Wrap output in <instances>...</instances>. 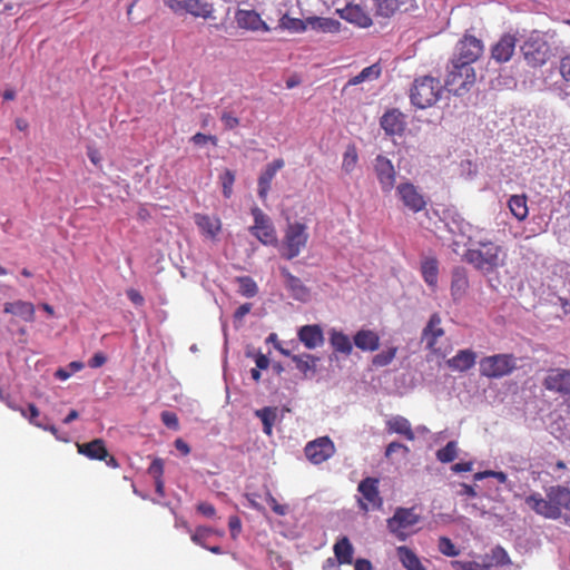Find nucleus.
Here are the masks:
<instances>
[{
    "instance_id": "f257e3e1",
    "label": "nucleus",
    "mask_w": 570,
    "mask_h": 570,
    "mask_svg": "<svg viewBox=\"0 0 570 570\" xmlns=\"http://www.w3.org/2000/svg\"><path fill=\"white\" fill-rule=\"evenodd\" d=\"M507 258V249L488 238L471 239V246L463 254L464 262L485 276L504 267Z\"/></svg>"
},
{
    "instance_id": "f03ea898",
    "label": "nucleus",
    "mask_w": 570,
    "mask_h": 570,
    "mask_svg": "<svg viewBox=\"0 0 570 570\" xmlns=\"http://www.w3.org/2000/svg\"><path fill=\"white\" fill-rule=\"evenodd\" d=\"M443 92V86L438 78L423 76L414 80L411 90V102L420 108L425 109L435 105Z\"/></svg>"
},
{
    "instance_id": "7ed1b4c3",
    "label": "nucleus",
    "mask_w": 570,
    "mask_h": 570,
    "mask_svg": "<svg viewBox=\"0 0 570 570\" xmlns=\"http://www.w3.org/2000/svg\"><path fill=\"white\" fill-rule=\"evenodd\" d=\"M422 517L416 507L395 509L394 514L387 519L389 531L400 541H405L407 537L416 532L415 527L421 522Z\"/></svg>"
},
{
    "instance_id": "20e7f679",
    "label": "nucleus",
    "mask_w": 570,
    "mask_h": 570,
    "mask_svg": "<svg viewBox=\"0 0 570 570\" xmlns=\"http://www.w3.org/2000/svg\"><path fill=\"white\" fill-rule=\"evenodd\" d=\"M308 233L305 224L299 222L289 223L285 229L281 256L285 259L297 257L302 249L306 247Z\"/></svg>"
},
{
    "instance_id": "39448f33",
    "label": "nucleus",
    "mask_w": 570,
    "mask_h": 570,
    "mask_svg": "<svg viewBox=\"0 0 570 570\" xmlns=\"http://www.w3.org/2000/svg\"><path fill=\"white\" fill-rule=\"evenodd\" d=\"M521 51L527 63L534 68L546 65L551 52L548 41L538 31L530 33L521 46Z\"/></svg>"
},
{
    "instance_id": "423d86ee",
    "label": "nucleus",
    "mask_w": 570,
    "mask_h": 570,
    "mask_svg": "<svg viewBox=\"0 0 570 570\" xmlns=\"http://www.w3.org/2000/svg\"><path fill=\"white\" fill-rule=\"evenodd\" d=\"M451 63L452 67L445 79V88L455 96H462L475 83V70L472 66L455 63L454 61H451Z\"/></svg>"
},
{
    "instance_id": "0eeeda50",
    "label": "nucleus",
    "mask_w": 570,
    "mask_h": 570,
    "mask_svg": "<svg viewBox=\"0 0 570 570\" xmlns=\"http://www.w3.org/2000/svg\"><path fill=\"white\" fill-rule=\"evenodd\" d=\"M515 368L517 357L513 354H495L480 361V374L489 379L510 375Z\"/></svg>"
},
{
    "instance_id": "6e6552de",
    "label": "nucleus",
    "mask_w": 570,
    "mask_h": 570,
    "mask_svg": "<svg viewBox=\"0 0 570 570\" xmlns=\"http://www.w3.org/2000/svg\"><path fill=\"white\" fill-rule=\"evenodd\" d=\"M250 213L254 225L249 227V233L264 245H276L277 234L272 219L259 207H253Z\"/></svg>"
},
{
    "instance_id": "1a4fd4ad",
    "label": "nucleus",
    "mask_w": 570,
    "mask_h": 570,
    "mask_svg": "<svg viewBox=\"0 0 570 570\" xmlns=\"http://www.w3.org/2000/svg\"><path fill=\"white\" fill-rule=\"evenodd\" d=\"M483 42L474 36L465 35L456 45L452 61L472 66L483 53Z\"/></svg>"
},
{
    "instance_id": "9d476101",
    "label": "nucleus",
    "mask_w": 570,
    "mask_h": 570,
    "mask_svg": "<svg viewBox=\"0 0 570 570\" xmlns=\"http://www.w3.org/2000/svg\"><path fill=\"white\" fill-rule=\"evenodd\" d=\"M380 480L377 478H364L357 485V491L362 494L358 499V507L364 512L370 509L379 510L383 505V499L379 491Z\"/></svg>"
},
{
    "instance_id": "9b49d317",
    "label": "nucleus",
    "mask_w": 570,
    "mask_h": 570,
    "mask_svg": "<svg viewBox=\"0 0 570 570\" xmlns=\"http://www.w3.org/2000/svg\"><path fill=\"white\" fill-rule=\"evenodd\" d=\"M335 451V445L328 436H321L309 441L304 448L307 460L316 465L331 459Z\"/></svg>"
},
{
    "instance_id": "f8f14e48",
    "label": "nucleus",
    "mask_w": 570,
    "mask_h": 570,
    "mask_svg": "<svg viewBox=\"0 0 570 570\" xmlns=\"http://www.w3.org/2000/svg\"><path fill=\"white\" fill-rule=\"evenodd\" d=\"M396 195L403 206L412 213H420L425 209L428 202L420 189L410 181L396 186Z\"/></svg>"
},
{
    "instance_id": "ddd939ff",
    "label": "nucleus",
    "mask_w": 570,
    "mask_h": 570,
    "mask_svg": "<svg viewBox=\"0 0 570 570\" xmlns=\"http://www.w3.org/2000/svg\"><path fill=\"white\" fill-rule=\"evenodd\" d=\"M374 171L383 193H391L395 187L396 171L392 161L383 156H376L374 160Z\"/></svg>"
},
{
    "instance_id": "4468645a",
    "label": "nucleus",
    "mask_w": 570,
    "mask_h": 570,
    "mask_svg": "<svg viewBox=\"0 0 570 570\" xmlns=\"http://www.w3.org/2000/svg\"><path fill=\"white\" fill-rule=\"evenodd\" d=\"M543 386L548 391L570 395V370H550L543 380Z\"/></svg>"
},
{
    "instance_id": "2eb2a0df",
    "label": "nucleus",
    "mask_w": 570,
    "mask_h": 570,
    "mask_svg": "<svg viewBox=\"0 0 570 570\" xmlns=\"http://www.w3.org/2000/svg\"><path fill=\"white\" fill-rule=\"evenodd\" d=\"M515 46V36L505 33L493 45L491 57L499 63L508 62L514 53Z\"/></svg>"
},
{
    "instance_id": "dca6fc26",
    "label": "nucleus",
    "mask_w": 570,
    "mask_h": 570,
    "mask_svg": "<svg viewBox=\"0 0 570 570\" xmlns=\"http://www.w3.org/2000/svg\"><path fill=\"white\" fill-rule=\"evenodd\" d=\"M285 166V161L283 158L274 159L272 163L267 164L265 169L258 177V196L262 200L267 198L268 191L271 190L272 181L277 174Z\"/></svg>"
},
{
    "instance_id": "f3484780",
    "label": "nucleus",
    "mask_w": 570,
    "mask_h": 570,
    "mask_svg": "<svg viewBox=\"0 0 570 570\" xmlns=\"http://www.w3.org/2000/svg\"><path fill=\"white\" fill-rule=\"evenodd\" d=\"M235 20L239 28L252 31H268L269 28L255 10L238 9L235 13Z\"/></svg>"
},
{
    "instance_id": "a211bd4d",
    "label": "nucleus",
    "mask_w": 570,
    "mask_h": 570,
    "mask_svg": "<svg viewBox=\"0 0 570 570\" xmlns=\"http://www.w3.org/2000/svg\"><path fill=\"white\" fill-rule=\"evenodd\" d=\"M380 125L389 136L402 135L405 130V117L397 109L387 110L380 120Z\"/></svg>"
},
{
    "instance_id": "6ab92c4d",
    "label": "nucleus",
    "mask_w": 570,
    "mask_h": 570,
    "mask_svg": "<svg viewBox=\"0 0 570 570\" xmlns=\"http://www.w3.org/2000/svg\"><path fill=\"white\" fill-rule=\"evenodd\" d=\"M470 283L468 272L463 266H456L451 272V296L454 302L461 301L468 293Z\"/></svg>"
},
{
    "instance_id": "aec40b11",
    "label": "nucleus",
    "mask_w": 570,
    "mask_h": 570,
    "mask_svg": "<svg viewBox=\"0 0 570 570\" xmlns=\"http://www.w3.org/2000/svg\"><path fill=\"white\" fill-rule=\"evenodd\" d=\"M444 335V330L441 327V317L434 313L431 315L426 326L422 332V341L425 342L426 348L436 352L438 338Z\"/></svg>"
},
{
    "instance_id": "412c9836",
    "label": "nucleus",
    "mask_w": 570,
    "mask_h": 570,
    "mask_svg": "<svg viewBox=\"0 0 570 570\" xmlns=\"http://www.w3.org/2000/svg\"><path fill=\"white\" fill-rule=\"evenodd\" d=\"M550 505L557 511V519L561 517L562 509L570 511V490L556 485L547 491Z\"/></svg>"
},
{
    "instance_id": "4be33fe9",
    "label": "nucleus",
    "mask_w": 570,
    "mask_h": 570,
    "mask_svg": "<svg viewBox=\"0 0 570 570\" xmlns=\"http://www.w3.org/2000/svg\"><path fill=\"white\" fill-rule=\"evenodd\" d=\"M298 340L308 350H314L324 344V334L320 325H304L297 332Z\"/></svg>"
},
{
    "instance_id": "5701e85b",
    "label": "nucleus",
    "mask_w": 570,
    "mask_h": 570,
    "mask_svg": "<svg viewBox=\"0 0 570 570\" xmlns=\"http://www.w3.org/2000/svg\"><path fill=\"white\" fill-rule=\"evenodd\" d=\"M281 274L285 278V286L294 299L299 302L308 301L309 289L298 277L294 276L286 267L281 268Z\"/></svg>"
},
{
    "instance_id": "b1692460",
    "label": "nucleus",
    "mask_w": 570,
    "mask_h": 570,
    "mask_svg": "<svg viewBox=\"0 0 570 570\" xmlns=\"http://www.w3.org/2000/svg\"><path fill=\"white\" fill-rule=\"evenodd\" d=\"M3 312L20 317L24 322H33L36 317L35 305L27 301L17 299L7 302L3 305Z\"/></svg>"
},
{
    "instance_id": "393cba45",
    "label": "nucleus",
    "mask_w": 570,
    "mask_h": 570,
    "mask_svg": "<svg viewBox=\"0 0 570 570\" xmlns=\"http://www.w3.org/2000/svg\"><path fill=\"white\" fill-rule=\"evenodd\" d=\"M525 504L537 514L547 519H557V511L550 505L548 498H542L538 492L531 493L525 499Z\"/></svg>"
},
{
    "instance_id": "a878e982",
    "label": "nucleus",
    "mask_w": 570,
    "mask_h": 570,
    "mask_svg": "<svg viewBox=\"0 0 570 570\" xmlns=\"http://www.w3.org/2000/svg\"><path fill=\"white\" fill-rule=\"evenodd\" d=\"M354 345L363 352H374L380 347V336L372 330H360L353 336Z\"/></svg>"
},
{
    "instance_id": "bb28decb",
    "label": "nucleus",
    "mask_w": 570,
    "mask_h": 570,
    "mask_svg": "<svg viewBox=\"0 0 570 570\" xmlns=\"http://www.w3.org/2000/svg\"><path fill=\"white\" fill-rule=\"evenodd\" d=\"M341 17L361 28H367L372 24L371 17L358 4H347L341 10Z\"/></svg>"
},
{
    "instance_id": "cd10ccee",
    "label": "nucleus",
    "mask_w": 570,
    "mask_h": 570,
    "mask_svg": "<svg viewBox=\"0 0 570 570\" xmlns=\"http://www.w3.org/2000/svg\"><path fill=\"white\" fill-rule=\"evenodd\" d=\"M78 452L90 460H106L108 456V450L105 445L104 440L95 439L90 442L77 444Z\"/></svg>"
},
{
    "instance_id": "c85d7f7f",
    "label": "nucleus",
    "mask_w": 570,
    "mask_h": 570,
    "mask_svg": "<svg viewBox=\"0 0 570 570\" xmlns=\"http://www.w3.org/2000/svg\"><path fill=\"white\" fill-rule=\"evenodd\" d=\"M195 223L197 227L202 230V233L214 239L222 229L220 219L217 217H210L205 214H196Z\"/></svg>"
},
{
    "instance_id": "c756f323",
    "label": "nucleus",
    "mask_w": 570,
    "mask_h": 570,
    "mask_svg": "<svg viewBox=\"0 0 570 570\" xmlns=\"http://www.w3.org/2000/svg\"><path fill=\"white\" fill-rule=\"evenodd\" d=\"M476 354L471 350L459 351L453 357L448 360L450 368L465 372L474 366Z\"/></svg>"
},
{
    "instance_id": "7c9ffc66",
    "label": "nucleus",
    "mask_w": 570,
    "mask_h": 570,
    "mask_svg": "<svg viewBox=\"0 0 570 570\" xmlns=\"http://www.w3.org/2000/svg\"><path fill=\"white\" fill-rule=\"evenodd\" d=\"M386 429L389 433L403 435L409 441H413L415 439L411 423L404 416L396 415L387 420Z\"/></svg>"
},
{
    "instance_id": "2f4dec72",
    "label": "nucleus",
    "mask_w": 570,
    "mask_h": 570,
    "mask_svg": "<svg viewBox=\"0 0 570 570\" xmlns=\"http://www.w3.org/2000/svg\"><path fill=\"white\" fill-rule=\"evenodd\" d=\"M333 552L340 564H351L353 562L354 547L347 537L337 539Z\"/></svg>"
},
{
    "instance_id": "473e14b6",
    "label": "nucleus",
    "mask_w": 570,
    "mask_h": 570,
    "mask_svg": "<svg viewBox=\"0 0 570 570\" xmlns=\"http://www.w3.org/2000/svg\"><path fill=\"white\" fill-rule=\"evenodd\" d=\"M184 9L194 17L209 19L213 17V4L206 0H185L179 2Z\"/></svg>"
},
{
    "instance_id": "72a5a7b5",
    "label": "nucleus",
    "mask_w": 570,
    "mask_h": 570,
    "mask_svg": "<svg viewBox=\"0 0 570 570\" xmlns=\"http://www.w3.org/2000/svg\"><path fill=\"white\" fill-rule=\"evenodd\" d=\"M308 28L323 33H337L341 31V22L333 18L307 17Z\"/></svg>"
},
{
    "instance_id": "f704fd0d",
    "label": "nucleus",
    "mask_w": 570,
    "mask_h": 570,
    "mask_svg": "<svg viewBox=\"0 0 570 570\" xmlns=\"http://www.w3.org/2000/svg\"><path fill=\"white\" fill-rule=\"evenodd\" d=\"M328 335L330 344L335 352L344 355H350L352 353L353 343L351 342L348 335L336 328H332L328 332Z\"/></svg>"
},
{
    "instance_id": "c9c22d12",
    "label": "nucleus",
    "mask_w": 570,
    "mask_h": 570,
    "mask_svg": "<svg viewBox=\"0 0 570 570\" xmlns=\"http://www.w3.org/2000/svg\"><path fill=\"white\" fill-rule=\"evenodd\" d=\"M396 553L399 560L403 564V567L407 570H426L422 564L419 557L414 553L413 550L407 548L406 546H401L396 548Z\"/></svg>"
},
{
    "instance_id": "e433bc0d",
    "label": "nucleus",
    "mask_w": 570,
    "mask_h": 570,
    "mask_svg": "<svg viewBox=\"0 0 570 570\" xmlns=\"http://www.w3.org/2000/svg\"><path fill=\"white\" fill-rule=\"evenodd\" d=\"M421 273L424 282L431 286L436 287L439 276V262L435 257H426L421 265Z\"/></svg>"
},
{
    "instance_id": "4c0bfd02",
    "label": "nucleus",
    "mask_w": 570,
    "mask_h": 570,
    "mask_svg": "<svg viewBox=\"0 0 570 570\" xmlns=\"http://www.w3.org/2000/svg\"><path fill=\"white\" fill-rule=\"evenodd\" d=\"M508 207L511 214L520 222L528 217L529 209L525 195H512L508 200Z\"/></svg>"
},
{
    "instance_id": "58836bf2",
    "label": "nucleus",
    "mask_w": 570,
    "mask_h": 570,
    "mask_svg": "<svg viewBox=\"0 0 570 570\" xmlns=\"http://www.w3.org/2000/svg\"><path fill=\"white\" fill-rule=\"evenodd\" d=\"M255 415L261 419L263 423V431L266 435L271 436L273 433V425L277 417V409L266 406L255 411Z\"/></svg>"
},
{
    "instance_id": "ea45409f",
    "label": "nucleus",
    "mask_w": 570,
    "mask_h": 570,
    "mask_svg": "<svg viewBox=\"0 0 570 570\" xmlns=\"http://www.w3.org/2000/svg\"><path fill=\"white\" fill-rule=\"evenodd\" d=\"M292 361L295 363L296 368L306 375L309 371H315L320 358L311 354H303L293 355Z\"/></svg>"
},
{
    "instance_id": "a19ab883",
    "label": "nucleus",
    "mask_w": 570,
    "mask_h": 570,
    "mask_svg": "<svg viewBox=\"0 0 570 570\" xmlns=\"http://www.w3.org/2000/svg\"><path fill=\"white\" fill-rule=\"evenodd\" d=\"M381 75V68L379 65L374 63L364 68L358 75L351 78L347 81V86H356L365 80H374L377 79Z\"/></svg>"
},
{
    "instance_id": "79ce46f5",
    "label": "nucleus",
    "mask_w": 570,
    "mask_h": 570,
    "mask_svg": "<svg viewBox=\"0 0 570 570\" xmlns=\"http://www.w3.org/2000/svg\"><path fill=\"white\" fill-rule=\"evenodd\" d=\"M358 161V154L355 145H348L343 155L342 170L346 174H351Z\"/></svg>"
},
{
    "instance_id": "37998d69",
    "label": "nucleus",
    "mask_w": 570,
    "mask_h": 570,
    "mask_svg": "<svg viewBox=\"0 0 570 570\" xmlns=\"http://www.w3.org/2000/svg\"><path fill=\"white\" fill-rule=\"evenodd\" d=\"M488 558H490V560H491L489 562V564H491V566L502 567V566L511 564V559H510L507 550L504 548H502L501 546L494 547L491 550V553H490V556H488Z\"/></svg>"
},
{
    "instance_id": "c03bdc74",
    "label": "nucleus",
    "mask_w": 570,
    "mask_h": 570,
    "mask_svg": "<svg viewBox=\"0 0 570 570\" xmlns=\"http://www.w3.org/2000/svg\"><path fill=\"white\" fill-rule=\"evenodd\" d=\"M239 293L245 297H254L258 293L256 282L249 276L237 277Z\"/></svg>"
},
{
    "instance_id": "a18cd8bd",
    "label": "nucleus",
    "mask_w": 570,
    "mask_h": 570,
    "mask_svg": "<svg viewBox=\"0 0 570 570\" xmlns=\"http://www.w3.org/2000/svg\"><path fill=\"white\" fill-rule=\"evenodd\" d=\"M281 26L294 32H305L308 28L307 18L302 20L299 18H291L288 16H284L281 19Z\"/></svg>"
},
{
    "instance_id": "49530a36",
    "label": "nucleus",
    "mask_w": 570,
    "mask_h": 570,
    "mask_svg": "<svg viewBox=\"0 0 570 570\" xmlns=\"http://www.w3.org/2000/svg\"><path fill=\"white\" fill-rule=\"evenodd\" d=\"M215 533V530L209 528V527H205V525H200V527H197L195 529V531L191 533L190 535V539L191 541L197 544V546H200L202 548H207V544H206V540L213 534Z\"/></svg>"
},
{
    "instance_id": "de8ad7c7",
    "label": "nucleus",
    "mask_w": 570,
    "mask_h": 570,
    "mask_svg": "<svg viewBox=\"0 0 570 570\" xmlns=\"http://www.w3.org/2000/svg\"><path fill=\"white\" fill-rule=\"evenodd\" d=\"M219 181L222 184L224 197L230 198L235 183V173L230 169H225L224 173L219 176Z\"/></svg>"
},
{
    "instance_id": "09e8293b",
    "label": "nucleus",
    "mask_w": 570,
    "mask_h": 570,
    "mask_svg": "<svg viewBox=\"0 0 570 570\" xmlns=\"http://www.w3.org/2000/svg\"><path fill=\"white\" fill-rule=\"evenodd\" d=\"M458 455L456 443L451 441L436 452V458L442 463H449L455 460Z\"/></svg>"
},
{
    "instance_id": "8fccbe9b",
    "label": "nucleus",
    "mask_w": 570,
    "mask_h": 570,
    "mask_svg": "<svg viewBox=\"0 0 570 570\" xmlns=\"http://www.w3.org/2000/svg\"><path fill=\"white\" fill-rule=\"evenodd\" d=\"M396 352V347H390L386 351H382L381 353L374 355L372 364L376 367L386 366L395 358Z\"/></svg>"
},
{
    "instance_id": "3c124183",
    "label": "nucleus",
    "mask_w": 570,
    "mask_h": 570,
    "mask_svg": "<svg viewBox=\"0 0 570 570\" xmlns=\"http://www.w3.org/2000/svg\"><path fill=\"white\" fill-rule=\"evenodd\" d=\"M396 0H376L377 13L382 17H391L401 8L395 2Z\"/></svg>"
},
{
    "instance_id": "603ef678",
    "label": "nucleus",
    "mask_w": 570,
    "mask_h": 570,
    "mask_svg": "<svg viewBox=\"0 0 570 570\" xmlns=\"http://www.w3.org/2000/svg\"><path fill=\"white\" fill-rule=\"evenodd\" d=\"M439 551L446 557H456L460 554V550L456 549L454 543L448 537H441L439 539Z\"/></svg>"
},
{
    "instance_id": "864d4df0",
    "label": "nucleus",
    "mask_w": 570,
    "mask_h": 570,
    "mask_svg": "<svg viewBox=\"0 0 570 570\" xmlns=\"http://www.w3.org/2000/svg\"><path fill=\"white\" fill-rule=\"evenodd\" d=\"M19 412L23 417H26L29 421L30 424L37 428L42 426V423L38 421L40 412L33 403H30L28 405V410L20 407Z\"/></svg>"
},
{
    "instance_id": "5fc2aeb1",
    "label": "nucleus",
    "mask_w": 570,
    "mask_h": 570,
    "mask_svg": "<svg viewBox=\"0 0 570 570\" xmlns=\"http://www.w3.org/2000/svg\"><path fill=\"white\" fill-rule=\"evenodd\" d=\"M148 474L154 479H164L165 464L160 458H155L147 470Z\"/></svg>"
},
{
    "instance_id": "6e6d98bb",
    "label": "nucleus",
    "mask_w": 570,
    "mask_h": 570,
    "mask_svg": "<svg viewBox=\"0 0 570 570\" xmlns=\"http://www.w3.org/2000/svg\"><path fill=\"white\" fill-rule=\"evenodd\" d=\"M559 73L566 82H570V52H567L560 58Z\"/></svg>"
},
{
    "instance_id": "4d7b16f0",
    "label": "nucleus",
    "mask_w": 570,
    "mask_h": 570,
    "mask_svg": "<svg viewBox=\"0 0 570 570\" xmlns=\"http://www.w3.org/2000/svg\"><path fill=\"white\" fill-rule=\"evenodd\" d=\"M265 499L267 503L271 505L274 513H276L277 515H285L287 513V507L279 504L269 490L266 491Z\"/></svg>"
},
{
    "instance_id": "13d9d810",
    "label": "nucleus",
    "mask_w": 570,
    "mask_h": 570,
    "mask_svg": "<svg viewBox=\"0 0 570 570\" xmlns=\"http://www.w3.org/2000/svg\"><path fill=\"white\" fill-rule=\"evenodd\" d=\"M161 422L169 429L178 430L179 421L176 413L170 411H164L160 414Z\"/></svg>"
},
{
    "instance_id": "bf43d9fd",
    "label": "nucleus",
    "mask_w": 570,
    "mask_h": 570,
    "mask_svg": "<svg viewBox=\"0 0 570 570\" xmlns=\"http://www.w3.org/2000/svg\"><path fill=\"white\" fill-rule=\"evenodd\" d=\"M191 141L198 146L205 145L207 142H210L212 145L217 146L218 139L216 136H213V135H205L203 132H197L191 137Z\"/></svg>"
},
{
    "instance_id": "052dcab7",
    "label": "nucleus",
    "mask_w": 570,
    "mask_h": 570,
    "mask_svg": "<svg viewBox=\"0 0 570 570\" xmlns=\"http://www.w3.org/2000/svg\"><path fill=\"white\" fill-rule=\"evenodd\" d=\"M453 564L460 566L461 570H489L491 567L489 563L481 564L476 561H455Z\"/></svg>"
},
{
    "instance_id": "680f3d73",
    "label": "nucleus",
    "mask_w": 570,
    "mask_h": 570,
    "mask_svg": "<svg viewBox=\"0 0 570 570\" xmlns=\"http://www.w3.org/2000/svg\"><path fill=\"white\" fill-rule=\"evenodd\" d=\"M397 451H403L404 454H407L410 452V449L406 445H404V444H402L400 442L394 441V442H391L386 446V449H385V456L389 459V458L392 456L393 453H395Z\"/></svg>"
},
{
    "instance_id": "e2e57ef3",
    "label": "nucleus",
    "mask_w": 570,
    "mask_h": 570,
    "mask_svg": "<svg viewBox=\"0 0 570 570\" xmlns=\"http://www.w3.org/2000/svg\"><path fill=\"white\" fill-rule=\"evenodd\" d=\"M226 129H235L239 125V119L229 112H223L220 117Z\"/></svg>"
},
{
    "instance_id": "0e129e2a",
    "label": "nucleus",
    "mask_w": 570,
    "mask_h": 570,
    "mask_svg": "<svg viewBox=\"0 0 570 570\" xmlns=\"http://www.w3.org/2000/svg\"><path fill=\"white\" fill-rule=\"evenodd\" d=\"M228 528L230 530V535L235 539L242 531V521L237 515H233L228 520Z\"/></svg>"
},
{
    "instance_id": "69168bd1",
    "label": "nucleus",
    "mask_w": 570,
    "mask_h": 570,
    "mask_svg": "<svg viewBox=\"0 0 570 570\" xmlns=\"http://www.w3.org/2000/svg\"><path fill=\"white\" fill-rule=\"evenodd\" d=\"M197 511L207 518H213L216 514V509L212 503L199 502L196 507Z\"/></svg>"
},
{
    "instance_id": "338daca9",
    "label": "nucleus",
    "mask_w": 570,
    "mask_h": 570,
    "mask_svg": "<svg viewBox=\"0 0 570 570\" xmlns=\"http://www.w3.org/2000/svg\"><path fill=\"white\" fill-rule=\"evenodd\" d=\"M107 362V357L104 353L98 352L95 353L94 356L89 360L88 365L91 368H98L102 366Z\"/></svg>"
},
{
    "instance_id": "774afa93",
    "label": "nucleus",
    "mask_w": 570,
    "mask_h": 570,
    "mask_svg": "<svg viewBox=\"0 0 570 570\" xmlns=\"http://www.w3.org/2000/svg\"><path fill=\"white\" fill-rule=\"evenodd\" d=\"M127 296L136 306H141L145 303L144 296L135 288H129L127 291Z\"/></svg>"
}]
</instances>
